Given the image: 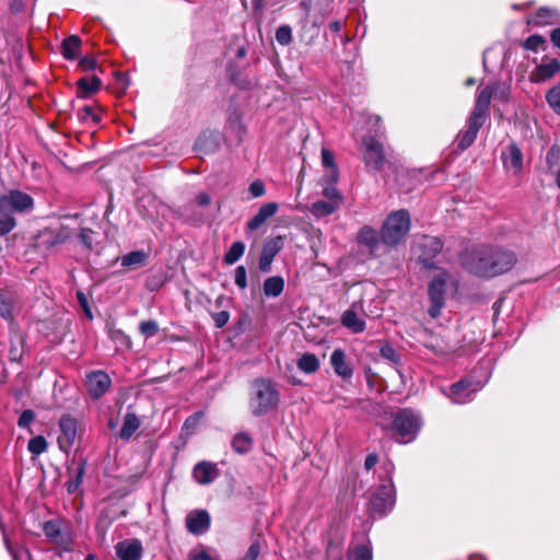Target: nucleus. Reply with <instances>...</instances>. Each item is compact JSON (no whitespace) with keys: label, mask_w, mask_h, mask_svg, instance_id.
I'll use <instances>...</instances> for the list:
<instances>
[{"label":"nucleus","mask_w":560,"mask_h":560,"mask_svg":"<svg viewBox=\"0 0 560 560\" xmlns=\"http://www.w3.org/2000/svg\"><path fill=\"white\" fill-rule=\"evenodd\" d=\"M523 47L530 51H538V49L546 50V39L541 35L534 34L525 39Z\"/></svg>","instance_id":"nucleus-47"},{"label":"nucleus","mask_w":560,"mask_h":560,"mask_svg":"<svg viewBox=\"0 0 560 560\" xmlns=\"http://www.w3.org/2000/svg\"><path fill=\"white\" fill-rule=\"evenodd\" d=\"M508 103L511 98V84L506 81L497 80L482 90H480L476 97L475 108L489 117L491 98Z\"/></svg>","instance_id":"nucleus-5"},{"label":"nucleus","mask_w":560,"mask_h":560,"mask_svg":"<svg viewBox=\"0 0 560 560\" xmlns=\"http://www.w3.org/2000/svg\"><path fill=\"white\" fill-rule=\"evenodd\" d=\"M501 160L505 168L520 173L523 168V153L516 142H511L501 153Z\"/></svg>","instance_id":"nucleus-20"},{"label":"nucleus","mask_w":560,"mask_h":560,"mask_svg":"<svg viewBox=\"0 0 560 560\" xmlns=\"http://www.w3.org/2000/svg\"><path fill=\"white\" fill-rule=\"evenodd\" d=\"M330 363L335 373L343 380H349L353 375V370L347 362L346 353L342 349H335L330 355Z\"/></svg>","instance_id":"nucleus-22"},{"label":"nucleus","mask_w":560,"mask_h":560,"mask_svg":"<svg viewBox=\"0 0 560 560\" xmlns=\"http://www.w3.org/2000/svg\"><path fill=\"white\" fill-rule=\"evenodd\" d=\"M52 541L60 547L58 551H62V553L71 550L72 539L69 535H63L62 532L60 533L59 538L54 539Z\"/></svg>","instance_id":"nucleus-64"},{"label":"nucleus","mask_w":560,"mask_h":560,"mask_svg":"<svg viewBox=\"0 0 560 560\" xmlns=\"http://www.w3.org/2000/svg\"><path fill=\"white\" fill-rule=\"evenodd\" d=\"M276 39L282 45L287 46L292 42V30L289 25H281L276 31Z\"/></svg>","instance_id":"nucleus-52"},{"label":"nucleus","mask_w":560,"mask_h":560,"mask_svg":"<svg viewBox=\"0 0 560 560\" xmlns=\"http://www.w3.org/2000/svg\"><path fill=\"white\" fill-rule=\"evenodd\" d=\"M253 446V439L244 432L234 435L232 440V448L238 454H246Z\"/></svg>","instance_id":"nucleus-38"},{"label":"nucleus","mask_w":560,"mask_h":560,"mask_svg":"<svg viewBox=\"0 0 560 560\" xmlns=\"http://www.w3.org/2000/svg\"><path fill=\"white\" fill-rule=\"evenodd\" d=\"M93 235L94 231L89 228H82L78 234L79 242L88 252L93 250Z\"/></svg>","instance_id":"nucleus-53"},{"label":"nucleus","mask_w":560,"mask_h":560,"mask_svg":"<svg viewBox=\"0 0 560 560\" xmlns=\"http://www.w3.org/2000/svg\"><path fill=\"white\" fill-rule=\"evenodd\" d=\"M148 255L143 250H133L121 258V266L124 267H135L142 266L145 264Z\"/></svg>","instance_id":"nucleus-41"},{"label":"nucleus","mask_w":560,"mask_h":560,"mask_svg":"<svg viewBox=\"0 0 560 560\" xmlns=\"http://www.w3.org/2000/svg\"><path fill=\"white\" fill-rule=\"evenodd\" d=\"M71 237V230L67 225L48 226L36 235L35 246L40 250H52L65 244Z\"/></svg>","instance_id":"nucleus-8"},{"label":"nucleus","mask_w":560,"mask_h":560,"mask_svg":"<svg viewBox=\"0 0 560 560\" xmlns=\"http://www.w3.org/2000/svg\"><path fill=\"white\" fill-rule=\"evenodd\" d=\"M546 102L550 108L560 116V82L546 93Z\"/></svg>","instance_id":"nucleus-44"},{"label":"nucleus","mask_w":560,"mask_h":560,"mask_svg":"<svg viewBox=\"0 0 560 560\" xmlns=\"http://www.w3.org/2000/svg\"><path fill=\"white\" fill-rule=\"evenodd\" d=\"M82 40L79 35L66 37L60 47V52L66 60H75L79 57Z\"/></svg>","instance_id":"nucleus-27"},{"label":"nucleus","mask_w":560,"mask_h":560,"mask_svg":"<svg viewBox=\"0 0 560 560\" xmlns=\"http://www.w3.org/2000/svg\"><path fill=\"white\" fill-rule=\"evenodd\" d=\"M348 560H373L372 548L360 544L348 551Z\"/></svg>","instance_id":"nucleus-42"},{"label":"nucleus","mask_w":560,"mask_h":560,"mask_svg":"<svg viewBox=\"0 0 560 560\" xmlns=\"http://www.w3.org/2000/svg\"><path fill=\"white\" fill-rule=\"evenodd\" d=\"M284 279L281 276H271L265 279L262 291L267 298H278L283 293Z\"/></svg>","instance_id":"nucleus-30"},{"label":"nucleus","mask_w":560,"mask_h":560,"mask_svg":"<svg viewBox=\"0 0 560 560\" xmlns=\"http://www.w3.org/2000/svg\"><path fill=\"white\" fill-rule=\"evenodd\" d=\"M211 317L217 328H223L230 319V313L228 311H220L217 313H211Z\"/></svg>","instance_id":"nucleus-61"},{"label":"nucleus","mask_w":560,"mask_h":560,"mask_svg":"<svg viewBox=\"0 0 560 560\" xmlns=\"http://www.w3.org/2000/svg\"><path fill=\"white\" fill-rule=\"evenodd\" d=\"M560 71V61L556 58L545 57L530 73V81L535 83L547 81Z\"/></svg>","instance_id":"nucleus-18"},{"label":"nucleus","mask_w":560,"mask_h":560,"mask_svg":"<svg viewBox=\"0 0 560 560\" xmlns=\"http://www.w3.org/2000/svg\"><path fill=\"white\" fill-rule=\"evenodd\" d=\"M60 434L57 439L59 448L68 453L75 442L78 420L71 415H63L59 420Z\"/></svg>","instance_id":"nucleus-14"},{"label":"nucleus","mask_w":560,"mask_h":560,"mask_svg":"<svg viewBox=\"0 0 560 560\" xmlns=\"http://www.w3.org/2000/svg\"><path fill=\"white\" fill-rule=\"evenodd\" d=\"M16 225L13 211L0 202V235H7Z\"/></svg>","instance_id":"nucleus-32"},{"label":"nucleus","mask_w":560,"mask_h":560,"mask_svg":"<svg viewBox=\"0 0 560 560\" xmlns=\"http://www.w3.org/2000/svg\"><path fill=\"white\" fill-rule=\"evenodd\" d=\"M278 203L277 202H268L262 205L257 214L262 218V220H268L269 218L273 217L278 211Z\"/></svg>","instance_id":"nucleus-58"},{"label":"nucleus","mask_w":560,"mask_h":560,"mask_svg":"<svg viewBox=\"0 0 560 560\" xmlns=\"http://www.w3.org/2000/svg\"><path fill=\"white\" fill-rule=\"evenodd\" d=\"M380 354L383 359L390 362L397 371H399L398 368L401 365V355L389 342L382 343Z\"/></svg>","instance_id":"nucleus-40"},{"label":"nucleus","mask_w":560,"mask_h":560,"mask_svg":"<svg viewBox=\"0 0 560 560\" xmlns=\"http://www.w3.org/2000/svg\"><path fill=\"white\" fill-rule=\"evenodd\" d=\"M411 219L408 210L400 209L392 212L385 219L381 229V241L389 247L397 246L408 234Z\"/></svg>","instance_id":"nucleus-3"},{"label":"nucleus","mask_w":560,"mask_h":560,"mask_svg":"<svg viewBox=\"0 0 560 560\" xmlns=\"http://www.w3.org/2000/svg\"><path fill=\"white\" fill-rule=\"evenodd\" d=\"M360 152L369 171L381 173L388 163L383 143L373 136L362 138Z\"/></svg>","instance_id":"nucleus-4"},{"label":"nucleus","mask_w":560,"mask_h":560,"mask_svg":"<svg viewBox=\"0 0 560 560\" xmlns=\"http://www.w3.org/2000/svg\"><path fill=\"white\" fill-rule=\"evenodd\" d=\"M245 244L242 241H235L232 243L229 250L224 254L223 261L226 265H233L241 259L245 253Z\"/></svg>","instance_id":"nucleus-39"},{"label":"nucleus","mask_w":560,"mask_h":560,"mask_svg":"<svg viewBox=\"0 0 560 560\" xmlns=\"http://www.w3.org/2000/svg\"><path fill=\"white\" fill-rule=\"evenodd\" d=\"M326 186L323 188V196L327 198L328 201H337V205L340 206L342 202V195L336 188L337 183H330L329 180H322Z\"/></svg>","instance_id":"nucleus-48"},{"label":"nucleus","mask_w":560,"mask_h":560,"mask_svg":"<svg viewBox=\"0 0 560 560\" xmlns=\"http://www.w3.org/2000/svg\"><path fill=\"white\" fill-rule=\"evenodd\" d=\"M0 202L13 212H24L33 208V198L19 189L10 190L8 195L0 196Z\"/></svg>","instance_id":"nucleus-16"},{"label":"nucleus","mask_w":560,"mask_h":560,"mask_svg":"<svg viewBox=\"0 0 560 560\" xmlns=\"http://www.w3.org/2000/svg\"><path fill=\"white\" fill-rule=\"evenodd\" d=\"M234 281L235 284L241 289L244 290L247 288V270L244 266H237L234 270Z\"/></svg>","instance_id":"nucleus-56"},{"label":"nucleus","mask_w":560,"mask_h":560,"mask_svg":"<svg viewBox=\"0 0 560 560\" xmlns=\"http://www.w3.org/2000/svg\"><path fill=\"white\" fill-rule=\"evenodd\" d=\"M284 246V237L278 235L276 237L268 238L262 246L261 254L258 260V267L261 272H270L271 265L275 257Z\"/></svg>","instance_id":"nucleus-15"},{"label":"nucleus","mask_w":560,"mask_h":560,"mask_svg":"<svg viewBox=\"0 0 560 560\" xmlns=\"http://www.w3.org/2000/svg\"><path fill=\"white\" fill-rule=\"evenodd\" d=\"M13 308V295L9 292L0 291V317L8 322H12L14 319Z\"/></svg>","instance_id":"nucleus-33"},{"label":"nucleus","mask_w":560,"mask_h":560,"mask_svg":"<svg viewBox=\"0 0 560 560\" xmlns=\"http://www.w3.org/2000/svg\"><path fill=\"white\" fill-rule=\"evenodd\" d=\"M322 164L328 168V173L323 176L322 180H329L330 183H337L339 179V171L335 163V154L327 148L322 149Z\"/></svg>","instance_id":"nucleus-28"},{"label":"nucleus","mask_w":560,"mask_h":560,"mask_svg":"<svg viewBox=\"0 0 560 560\" xmlns=\"http://www.w3.org/2000/svg\"><path fill=\"white\" fill-rule=\"evenodd\" d=\"M487 119L488 116L474 107L467 119V129L465 131H459L456 138V145L460 152L467 150L474 144L479 130L482 128Z\"/></svg>","instance_id":"nucleus-9"},{"label":"nucleus","mask_w":560,"mask_h":560,"mask_svg":"<svg viewBox=\"0 0 560 560\" xmlns=\"http://www.w3.org/2000/svg\"><path fill=\"white\" fill-rule=\"evenodd\" d=\"M112 378L103 370L90 371L85 375V388L89 397L93 400L101 399L112 387Z\"/></svg>","instance_id":"nucleus-12"},{"label":"nucleus","mask_w":560,"mask_h":560,"mask_svg":"<svg viewBox=\"0 0 560 560\" xmlns=\"http://www.w3.org/2000/svg\"><path fill=\"white\" fill-rule=\"evenodd\" d=\"M98 112L96 110V107L92 105H85L81 109L78 110V119L86 124L89 120H91L94 125H98L102 121V107L97 106Z\"/></svg>","instance_id":"nucleus-35"},{"label":"nucleus","mask_w":560,"mask_h":560,"mask_svg":"<svg viewBox=\"0 0 560 560\" xmlns=\"http://www.w3.org/2000/svg\"><path fill=\"white\" fill-rule=\"evenodd\" d=\"M341 324L343 327L350 329L354 334L364 331L365 323L359 318L353 308L346 310L341 315Z\"/></svg>","instance_id":"nucleus-29"},{"label":"nucleus","mask_w":560,"mask_h":560,"mask_svg":"<svg viewBox=\"0 0 560 560\" xmlns=\"http://www.w3.org/2000/svg\"><path fill=\"white\" fill-rule=\"evenodd\" d=\"M48 443L43 435H36L28 441L27 450L33 455H40L46 452Z\"/></svg>","instance_id":"nucleus-46"},{"label":"nucleus","mask_w":560,"mask_h":560,"mask_svg":"<svg viewBox=\"0 0 560 560\" xmlns=\"http://www.w3.org/2000/svg\"><path fill=\"white\" fill-rule=\"evenodd\" d=\"M34 420L35 412L32 409H25L18 420V425L20 428H27Z\"/></svg>","instance_id":"nucleus-62"},{"label":"nucleus","mask_w":560,"mask_h":560,"mask_svg":"<svg viewBox=\"0 0 560 560\" xmlns=\"http://www.w3.org/2000/svg\"><path fill=\"white\" fill-rule=\"evenodd\" d=\"M211 518L206 510H196L186 516V527L194 535H201L210 528Z\"/></svg>","instance_id":"nucleus-19"},{"label":"nucleus","mask_w":560,"mask_h":560,"mask_svg":"<svg viewBox=\"0 0 560 560\" xmlns=\"http://www.w3.org/2000/svg\"><path fill=\"white\" fill-rule=\"evenodd\" d=\"M139 331L145 339L151 338L159 332V324L153 319L142 320L139 324Z\"/></svg>","instance_id":"nucleus-50"},{"label":"nucleus","mask_w":560,"mask_h":560,"mask_svg":"<svg viewBox=\"0 0 560 560\" xmlns=\"http://www.w3.org/2000/svg\"><path fill=\"white\" fill-rule=\"evenodd\" d=\"M85 466L86 460L83 459L79 463L75 471L69 469L70 480L67 482V491L69 493H74L80 488L85 471Z\"/></svg>","instance_id":"nucleus-36"},{"label":"nucleus","mask_w":560,"mask_h":560,"mask_svg":"<svg viewBox=\"0 0 560 560\" xmlns=\"http://www.w3.org/2000/svg\"><path fill=\"white\" fill-rule=\"evenodd\" d=\"M75 86L77 97L85 100L101 90L102 80L96 74L92 75L91 78L82 77L75 82Z\"/></svg>","instance_id":"nucleus-21"},{"label":"nucleus","mask_w":560,"mask_h":560,"mask_svg":"<svg viewBox=\"0 0 560 560\" xmlns=\"http://www.w3.org/2000/svg\"><path fill=\"white\" fill-rule=\"evenodd\" d=\"M448 279L447 271H442L435 276L429 283L428 295L430 300V306L428 314L431 318H438L441 315V311L445 305V289Z\"/></svg>","instance_id":"nucleus-7"},{"label":"nucleus","mask_w":560,"mask_h":560,"mask_svg":"<svg viewBox=\"0 0 560 560\" xmlns=\"http://www.w3.org/2000/svg\"><path fill=\"white\" fill-rule=\"evenodd\" d=\"M483 383L472 376L460 378L448 388L447 396L455 404H465L483 387Z\"/></svg>","instance_id":"nucleus-10"},{"label":"nucleus","mask_w":560,"mask_h":560,"mask_svg":"<svg viewBox=\"0 0 560 560\" xmlns=\"http://www.w3.org/2000/svg\"><path fill=\"white\" fill-rule=\"evenodd\" d=\"M75 295H77V300H78L80 306L82 307L85 316L89 319H93L92 310H91L86 294L82 290H78Z\"/></svg>","instance_id":"nucleus-59"},{"label":"nucleus","mask_w":560,"mask_h":560,"mask_svg":"<svg viewBox=\"0 0 560 560\" xmlns=\"http://www.w3.org/2000/svg\"><path fill=\"white\" fill-rule=\"evenodd\" d=\"M252 325V318L248 314H242L237 322L234 325V334L235 336H238L243 332H245Z\"/></svg>","instance_id":"nucleus-55"},{"label":"nucleus","mask_w":560,"mask_h":560,"mask_svg":"<svg viewBox=\"0 0 560 560\" xmlns=\"http://www.w3.org/2000/svg\"><path fill=\"white\" fill-rule=\"evenodd\" d=\"M326 560H342L341 542L329 540L326 547Z\"/></svg>","instance_id":"nucleus-51"},{"label":"nucleus","mask_w":560,"mask_h":560,"mask_svg":"<svg viewBox=\"0 0 560 560\" xmlns=\"http://www.w3.org/2000/svg\"><path fill=\"white\" fill-rule=\"evenodd\" d=\"M226 77L232 84L241 90H249L252 88L248 77L232 60L226 65Z\"/></svg>","instance_id":"nucleus-25"},{"label":"nucleus","mask_w":560,"mask_h":560,"mask_svg":"<svg viewBox=\"0 0 560 560\" xmlns=\"http://www.w3.org/2000/svg\"><path fill=\"white\" fill-rule=\"evenodd\" d=\"M142 551L141 541L138 539L122 541L116 546V553L120 560H140Z\"/></svg>","instance_id":"nucleus-23"},{"label":"nucleus","mask_w":560,"mask_h":560,"mask_svg":"<svg viewBox=\"0 0 560 560\" xmlns=\"http://www.w3.org/2000/svg\"><path fill=\"white\" fill-rule=\"evenodd\" d=\"M560 20V12L555 8L540 7L527 16V24L536 27L553 25Z\"/></svg>","instance_id":"nucleus-17"},{"label":"nucleus","mask_w":560,"mask_h":560,"mask_svg":"<svg viewBox=\"0 0 560 560\" xmlns=\"http://www.w3.org/2000/svg\"><path fill=\"white\" fill-rule=\"evenodd\" d=\"M517 262V255L509 248L480 244L462 256V266L469 273L491 279L509 272Z\"/></svg>","instance_id":"nucleus-1"},{"label":"nucleus","mask_w":560,"mask_h":560,"mask_svg":"<svg viewBox=\"0 0 560 560\" xmlns=\"http://www.w3.org/2000/svg\"><path fill=\"white\" fill-rule=\"evenodd\" d=\"M357 241L359 244L366 246L371 255H374L382 242L381 232L377 233L371 226L365 225L359 231Z\"/></svg>","instance_id":"nucleus-24"},{"label":"nucleus","mask_w":560,"mask_h":560,"mask_svg":"<svg viewBox=\"0 0 560 560\" xmlns=\"http://www.w3.org/2000/svg\"><path fill=\"white\" fill-rule=\"evenodd\" d=\"M337 201L318 200L312 203L311 211L315 217H327L339 209Z\"/></svg>","instance_id":"nucleus-37"},{"label":"nucleus","mask_w":560,"mask_h":560,"mask_svg":"<svg viewBox=\"0 0 560 560\" xmlns=\"http://www.w3.org/2000/svg\"><path fill=\"white\" fill-rule=\"evenodd\" d=\"M113 520L110 510L108 508L103 509L95 524L97 534L104 536L108 527L112 525Z\"/></svg>","instance_id":"nucleus-43"},{"label":"nucleus","mask_w":560,"mask_h":560,"mask_svg":"<svg viewBox=\"0 0 560 560\" xmlns=\"http://www.w3.org/2000/svg\"><path fill=\"white\" fill-rule=\"evenodd\" d=\"M23 343L24 339L22 336L14 335V338L11 339V347L9 350L10 360L13 362H19L22 359L23 354Z\"/></svg>","instance_id":"nucleus-45"},{"label":"nucleus","mask_w":560,"mask_h":560,"mask_svg":"<svg viewBox=\"0 0 560 560\" xmlns=\"http://www.w3.org/2000/svg\"><path fill=\"white\" fill-rule=\"evenodd\" d=\"M298 368L306 374H313L319 369V360L314 353H303L298 360Z\"/></svg>","instance_id":"nucleus-34"},{"label":"nucleus","mask_w":560,"mask_h":560,"mask_svg":"<svg viewBox=\"0 0 560 560\" xmlns=\"http://www.w3.org/2000/svg\"><path fill=\"white\" fill-rule=\"evenodd\" d=\"M140 420L135 412L128 411L124 418L122 427L119 431L121 440L128 441L133 433L139 429Z\"/></svg>","instance_id":"nucleus-31"},{"label":"nucleus","mask_w":560,"mask_h":560,"mask_svg":"<svg viewBox=\"0 0 560 560\" xmlns=\"http://www.w3.org/2000/svg\"><path fill=\"white\" fill-rule=\"evenodd\" d=\"M280 393L276 384L264 377L255 378L250 383L248 406L254 417H262L278 409Z\"/></svg>","instance_id":"nucleus-2"},{"label":"nucleus","mask_w":560,"mask_h":560,"mask_svg":"<svg viewBox=\"0 0 560 560\" xmlns=\"http://www.w3.org/2000/svg\"><path fill=\"white\" fill-rule=\"evenodd\" d=\"M443 242L435 236H423L419 244V256L418 260L422 264L425 269H436V262L434 258L442 252Z\"/></svg>","instance_id":"nucleus-13"},{"label":"nucleus","mask_w":560,"mask_h":560,"mask_svg":"<svg viewBox=\"0 0 560 560\" xmlns=\"http://www.w3.org/2000/svg\"><path fill=\"white\" fill-rule=\"evenodd\" d=\"M392 427L396 435L412 440L420 430L421 422L412 409L402 408L394 413Z\"/></svg>","instance_id":"nucleus-6"},{"label":"nucleus","mask_w":560,"mask_h":560,"mask_svg":"<svg viewBox=\"0 0 560 560\" xmlns=\"http://www.w3.org/2000/svg\"><path fill=\"white\" fill-rule=\"evenodd\" d=\"M560 159V149L556 145L551 147L546 155V163L549 168H552L556 164H558Z\"/></svg>","instance_id":"nucleus-63"},{"label":"nucleus","mask_w":560,"mask_h":560,"mask_svg":"<svg viewBox=\"0 0 560 560\" xmlns=\"http://www.w3.org/2000/svg\"><path fill=\"white\" fill-rule=\"evenodd\" d=\"M248 191L252 196V198H259L262 197L266 194V187L262 180L256 179L253 183H250L248 187Z\"/></svg>","instance_id":"nucleus-60"},{"label":"nucleus","mask_w":560,"mask_h":560,"mask_svg":"<svg viewBox=\"0 0 560 560\" xmlns=\"http://www.w3.org/2000/svg\"><path fill=\"white\" fill-rule=\"evenodd\" d=\"M43 533L50 540L59 538L61 533L60 523L56 520L46 521L43 524Z\"/></svg>","instance_id":"nucleus-49"},{"label":"nucleus","mask_w":560,"mask_h":560,"mask_svg":"<svg viewBox=\"0 0 560 560\" xmlns=\"http://www.w3.org/2000/svg\"><path fill=\"white\" fill-rule=\"evenodd\" d=\"M203 416H205L203 411H197L194 415L189 416L184 422L183 430H185L189 433L194 432L197 429V427L199 425Z\"/></svg>","instance_id":"nucleus-54"},{"label":"nucleus","mask_w":560,"mask_h":560,"mask_svg":"<svg viewBox=\"0 0 560 560\" xmlns=\"http://www.w3.org/2000/svg\"><path fill=\"white\" fill-rule=\"evenodd\" d=\"M78 67L82 71H94L96 69H98L100 72L103 71L101 68H98L96 59L94 57H92V56H84V57H82L79 60Z\"/></svg>","instance_id":"nucleus-57"},{"label":"nucleus","mask_w":560,"mask_h":560,"mask_svg":"<svg viewBox=\"0 0 560 560\" xmlns=\"http://www.w3.org/2000/svg\"><path fill=\"white\" fill-rule=\"evenodd\" d=\"M192 476L198 483L209 485L217 476V467L212 463L200 462L194 467Z\"/></svg>","instance_id":"nucleus-26"},{"label":"nucleus","mask_w":560,"mask_h":560,"mask_svg":"<svg viewBox=\"0 0 560 560\" xmlns=\"http://www.w3.org/2000/svg\"><path fill=\"white\" fill-rule=\"evenodd\" d=\"M394 503L395 491L392 480L388 483L380 485L370 499L371 511L378 516H384L393 509Z\"/></svg>","instance_id":"nucleus-11"}]
</instances>
